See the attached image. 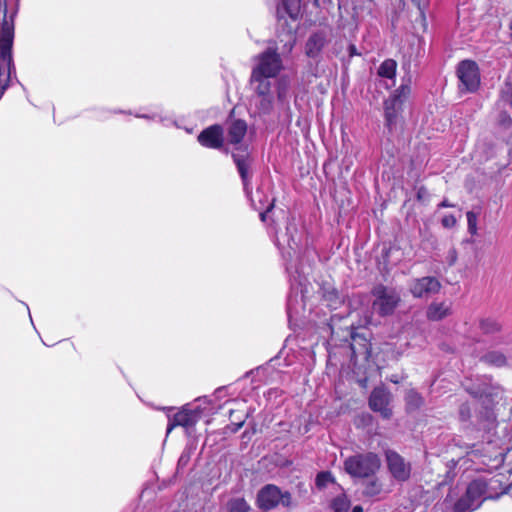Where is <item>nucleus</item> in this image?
I'll return each instance as SVG.
<instances>
[{"instance_id":"obj_27","label":"nucleus","mask_w":512,"mask_h":512,"mask_svg":"<svg viewBox=\"0 0 512 512\" xmlns=\"http://www.w3.org/2000/svg\"><path fill=\"white\" fill-rule=\"evenodd\" d=\"M405 401L408 409L416 410L419 409L423 403V397L415 390H409L405 395Z\"/></svg>"},{"instance_id":"obj_34","label":"nucleus","mask_w":512,"mask_h":512,"mask_svg":"<svg viewBox=\"0 0 512 512\" xmlns=\"http://www.w3.org/2000/svg\"><path fill=\"white\" fill-rule=\"evenodd\" d=\"M441 224L444 228L450 229L456 226L457 220L454 215L448 214L442 218Z\"/></svg>"},{"instance_id":"obj_32","label":"nucleus","mask_w":512,"mask_h":512,"mask_svg":"<svg viewBox=\"0 0 512 512\" xmlns=\"http://www.w3.org/2000/svg\"><path fill=\"white\" fill-rule=\"evenodd\" d=\"M333 480L330 472H320L316 477V485L318 487H325L327 483Z\"/></svg>"},{"instance_id":"obj_49","label":"nucleus","mask_w":512,"mask_h":512,"mask_svg":"<svg viewBox=\"0 0 512 512\" xmlns=\"http://www.w3.org/2000/svg\"><path fill=\"white\" fill-rule=\"evenodd\" d=\"M510 105L512 106V101L510 102Z\"/></svg>"},{"instance_id":"obj_14","label":"nucleus","mask_w":512,"mask_h":512,"mask_svg":"<svg viewBox=\"0 0 512 512\" xmlns=\"http://www.w3.org/2000/svg\"><path fill=\"white\" fill-rule=\"evenodd\" d=\"M232 158L242 179L244 190L246 193H249L251 158L248 153H233Z\"/></svg>"},{"instance_id":"obj_36","label":"nucleus","mask_w":512,"mask_h":512,"mask_svg":"<svg viewBox=\"0 0 512 512\" xmlns=\"http://www.w3.org/2000/svg\"><path fill=\"white\" fill-rule=\"evenodd\" d=\"M413 3L417 6V8L419 9V12H420V16L422 18H424V9L426 7V0H412Z\"/></svg>"},{"instance_id":"obj_17","label":"nucleus","mask_w":512,"mask_h":512,"mask_svg":"<svg viewBox=\"0 0 512 512\" xmlns=\"http://www.w3.org/2000/svg\"><path fill=\"white\" fill-rule=\"evenodd\" d=\"M451 303L432 302L426 310V317L430 321H440L451 314Z\"/></svg>"},{"instance_id":"obj_2","label":"nucleus","mask_w":512,"mask_h":512,"mask_svg":"<svg viewBox=\"0 0 512 512\" xmlns=\"http://www.w3.org/2000/svg\"><path fill=\"white\" fill-rule=\"evenodd\" d=\"M256 64L252 68L250 83H276L278 74L283 69L282 58L277 48L268 47L255 58Z\"/></svg>"},{"instance_id":"obj_6","label":"nucleus","mask_w":512,"mask_h":512,"mask_svg":"<svg viewBox=\"0 0 512 512\" xmlns=\"http://www.w3.org/2000/svg\"><path fill=\"white\" fill-rule=\"evenodd\" d=\"M385 460L387 470L396 482L402 484L411 478L412 464L398 452L394 450H386Z\"/></svg>"},{"instance_id":"obj_28","label":"nucleus","mask_w":512,"mask_h":512,"mask_svg":"<svg viewBox=\"0 0 512 512\" xmlns=\"http://www.w3.org/2000/svg\"><path fill=\"white\" fill-rule=\"evenodd\" d=\"M350 506L351 502L345 494L335 497L331 503V508L334 512H348Z\"/></svg>"},{"instance_id":"obj_5","label":"nucleus","mask_w":512,"mask_h":512,"mask_svg":"<svg viewBox=\"0 0 512 512\" xmlns=\"http://www.w3.org/2000/svg\"><path fill=\"white\" fill-rule=\"evenodd\" d=\"M371 293L374 297L372 307L380 316L391 315L400 302L399 293L382 284L375 286Z\"/></svg>"},{"instance_id":"obj_23","label":"nucleus","mask_w":512,"mask_h":512,"mask_svg":"<svg viewBox=\"0 0 512 512\" xmlns=\"http://www.w3.org/2000/svg\"><path fill=\"white\" fill-rule=\"evenodd\" d=\"M397 62L393 59L384 60L379 68L378 75L382 78L394 79L396 76Z\"/></svg>"},{"instance_id":"obj_39","label":"nucleus","mask_w":512,"mask_h":512,"mask_svg":"<svg viewBox=\"0 0 512 512\" xmlns=\"http://www.w3.org/2000/svg\"><path fill=\"white\" fill-rule=\"evenodd\" d=\"M325 298L329 301H338L339 300L338 292L335 289H332L331 291H328L325 294Z\"/></svg>"},{"instance_id":"obj_46","label":"nucleus","mask_w":512,"mask_h":512,"mask_svg":"<svg viewBox=\"0 0 512 512\" xmlns=\"http://www.w3.org/2000/svg\"><path fill=\"white\" fill-rule=\"evenodd\" d=\"M352 512H363V508L360 505H356L353 507Z\"/></svg>"},{"instance_id":"obj_40","label":"nucleus","mask_w":512,"mask_h":512,"mask_svg":"<svg viewBox=\"0 0 512 512\" xmlns=\"http://www.w3.org/2000/svg\"><path fill=\"white\" fill-rule=\"evenodd\" d=\"M190 460V454L183 452L178 460V466H185Z\"/></svg>"},{"instance_id":"obj_7","label":"nucleus","mask_w":512,"mask_h":512,"mask_svg":"<svg viewBox=\"0 0 512 512\" xmlns=\"http://www.w3.org/2000/svg\"><path fill=\"white\" fill-rule=\"evenodd\" d=\"M254 91L255 113L259 116L269 115L274 107V87L271 83H250Z\"/></svg>"},{"instance_id":"obj_30","label":"nucleus","mask_w":512,"mask_h":512,"mask_svg":"<svg viewBox=\"0 0 512 512\" xmlns=\"http://www.w3.org/2000/svg\"><path fill=\"white\" fill-rule=\"evenodd\" d=\"M466 217H467L468 232L471 235H476L478 232V227H477L478 215H477V213H475L473 211H468L466 213Z\"/></svg>"},{"instance_id":"obj_33","label":"nucleus","mask_w":512,"mask_h":512,"mask_svg":"<svg viewBox=\"0 0 512 512\" xmlns=\"http://www.w3.org/2000/svg\"><path fill=\"white\" fill-rule=\"evenodd\" d=\"M287 96V84L285 81H279L277 86V97L278 100L283 102Z\"/></svg>"},{"instance_id":"obj_37","label":"nucleus","mask_w":512,"mask_h":512,"mask_svg":"<svg viewBox=\"0 0 512 512\" xmlns=\"http://www.w3.org/2000/svg\"><path fill=\"white\" fill-rule=\"evenodd\" d=\"M447 258L450 266L455 264L457 260V252L454 248L449 250Z\"/></svg>"},{"instance_id":"obj_12","label":"nucleus","mask_w":512,"mask_h":512,"mask_svg":"<svg viewBox=\"0 0 512 512\" xmlns=\"http://www.w3.org/2000/svg\"><path fill=\"white\" fill-rule=\"evenodd\" d=\"M362 496L372 501H380L390 493V490L384 488V483L380 478L370 476L362 483Z\"/></svg>"},{"instance_id":"obj_25","label":"nucleus","mask_w":512,"mask_h":512,"mask_svg":"<svg viewBox=\"0 0 512 512\" xmlns=\"http://www.w3.org/2000/svg\"><path fill=\"white\" fill-rule=\"evenodd\" d=\"M479 507V503L474 502L472 499L468 498L465 494L454 505L455 512H471L476 510Z\"/></svg>"},{"instance_id":"obj_21","label":"nucleus","mask_w":512,"mask_h":512,"mask_svg":"<svg viewBox=\"0 0 512 512\" xmlns=\"http://www.w3.org/2000/svg\"><path fill=\"white\" fill-rule=\"evenodd\" d=\"M302 282L299 281L297 284L294 282H291V291L287 299V313L289 317L292 315V313L295 311V305L298 302L299 292H300V298L301 300L304 297V290L302 288Z\"/></svg>"},{"instance_id":"obj_26","label":"nucleus","mask_w":512,"mask_h":512,"mask_svg":"<svg viewBox=\"0 0 512 512\" xmlns=\"http://www.w3.org/2000/svg\"><path fill=\"white\" fill-rule=\"evenodd\" d=\"M482 360L490 365H494L497 367H502L506 365L507 359L506 356L499 351H491L486 353Z\"/></svg>"},{"instance_id":"obj_42","label":"nucleus","mask_w":512,"mask_h":512,"mask_svg":"<svg viewBox=\"0 0 512 512\" xmlns=\"http://www.w3.org/2000/svg\"><path fill=\"white\" fill-rule=\"evenodd\" d=\"M288 246L293 250L298 247V242L293 236H291V238L288 240Z\"/></svg>"},{"instance_id":"obj_8","label":"nucleus","mask_w":512,"mask_h":512,"mask_svg":"<svg viewBox=\"0 0 512 512\" xmlns=\"http://www.w3.org/2000/svg\"><path fill=\"white\" fill-rule=\"evenodd\" d=\"M458 78L462 84L461 90L474 92L479 87L480 78L478 66L474 61H461L457 68Z\"/></svg>"},{"instance_id":"obj_11","label":"nucleus","mask_w":512,"mask_h":512,"mask_svg":"<svg viewBox=\"0 0 512 512\" xmlns=\"http://www.w3.org/2000/svg\"><path fill=\"white\" fill-rule=\"evenodd\" d=\"M198 142L206 148L220 149L223 146V128L219 124L205 128L197 137Z\"/></svg>"},{"instance_id":"obj_41","label":"nucleus","mask_w":512,"mask_h":512,"mask_svg":"<svg viewBox=\"0 0 512 512\" xmlns=\"http://www.w3.org/2000/svg\"><path fill=\"white\" fill-rule=\"evenodd\" d=\"M454 204H451L447 199H444L438 204V209L441 208H448V207H454Z\"/></svg>"},{"instance_id":"obj_13","label":"nucleus","mask_w":512,"mask_h":512,"mask_svg":"<svg viewBox=\"0 0 512 512\" xmlns=\"http://www.w3.org/2000/svg\"><path fill=\"white\" fill-rule=\"evenodd\" d=\"M199 420V413L195 410L182 408L172 417L169 416L167 425V434H169L176 426H182L186 429L194 427Z\"/></svg>"},{"instance_id":"obj_18","label":"nucleus","mask_w":512,"mask_h":512,"mask_svg":"<svg viewBox=\"0 0 512 512\" xmlns=\"http://www.w3.org/2000/svg\"><path fill=\"white\" fill-rule=\"evenodd\" d=\"M247 132V124L244 120L237 119L231 122L227 130V137L231 144H239Z\"/></svg>"},{"instance_id":"obj_1","label":"nucleus","mask_w":512,"mask_h":512,"mask_svg":"<svg viewBox=\"0 0 512 512\" xmlns=\"http://www.w3.org/2000/svg\"><path fill=\"white\" fill-rule=\"evenodd\" d=\"M13 39V16L8 18L6 0H0V99L10 86L12 74H15L12 57Z\"/></svg>"},{"instance_id":"obj_35","label":"nucleus","mask_w":512,"mask_h":512,"mask_svg":"<svg viewBox=\"0 0 512 512\" xmlns=\"http://www.w3.org/2000/svg\"><path fill=\"white\" fill-rule=\"evenodd\" d=\"M460 418L463 421H466L470 418V407L468 404H462L459 410Z\"/></svg>"},{"instance_id":"obj_24","label":"nucleus","mask_w":512,"mask_h":512,"mask_svg":"<svg viewBox=\"0 0 512 512\" xmlns=\"http://www.w3.org/2000/svg\"><path fill=\"white\" fill-rule=\"evenodd\" d=\"M501 323L494 318H483L479 321V328L485 334H494L501 330Z\"/></svg>"},{"instance_id":"obj_15","label":"nucleus","mask_w":512,"mask_h":512,"mask_svg":"<svg viewBox=\"0 0 512 512\" xmlns=\"http://www.w3.org/2000/svg\"><path fill=\"white\" fill-rule=\"evenodd\" d=\"M327 44V35L324 31L312 33L306 41L305 53L309 58L320 56L323 48Z\"/></svg>"},{"instance_id":"obj_45","label":"nucleus","mask_w":512,"mask_h":512,"mask_svg":"<svg viewBox=\"0 0 512 512\" xmlns=\"http://www.w3.org/2000/svg\"><path fill=\"white\" fill-rule=\"evenodd\" d=\"M351 338H352V340H353V341H356V340H357V338H361V336H360L359 334H357V333H352V334H351ZM362 339H363L364 341H366V338H365V337H362Z\"/></svg>"},{"instance_id":"obj_22","label":"nucleus","mask_w":512,"mask_h":512,"mask_svg":"<svg viewBox=\"0 0 512 512\" xmlns=\"http://www.w3.org/2000/svg\"><path fill=\"white\" fill-rule=\"evenodd\" d=\"M411 75L404 76L402 78L401 85L391 95L394 99L398 100L401 104L408 98L411 93Z\"/></svg>"},{"instance_id":"obj_10","label":"nucleus","mask_w":512,"mask_h":512,"mask_svg":"<svg viewBox=\"0 0 512 512\" xmlns=\"http://www.w3.org/2000/svg\"><path fill=\"white\" fill-rule=\"evenodd\" d=\"M440 289L441 283L432 276L414 279L410 284V292L415 298H427L437 294Z\"/></svg>"},{"instance_id":"obj_47","label":"nucleus","mask_w":512,"mask_h":512,"mask_svg":"<svg viewBox=\"0 0 512 512\" xmlns=\"http://www.w3.org/2000/svg\"><path fill=\"white\" fill-rule=\"evenodd\" d=\"M137 117H141V118H148L147 115H137Z\"/></svg>"},{"instance_id":"obj_4","label":"nucleus","mask_w":512,"mask_h":512,"mask_svg":"<svg viewBox=\"0 0 512 512\" xmlns=\"http://www.w3.org/2000/svg\"><path fill=\"white\" fill-rule=\"evenodd\" d=\"M291 500L290 492L282 491L274 484H267L258 491L256 505L258 508L268 511L276 508L280 504L284 507H289Z\"/></svg>"},{"instance_id":"obj_19","label":"nucleus","mask_w":512,"mask_h":512,"mask_svg":"<svg viewBox=\"0 0 512 512\" xmlns=\"http://www.w3.org/2000/svg\"><path fill=\"white\" fill-rule=\"evenodd\" d=\"M402 104L394 99L393 97H389L384 102V111H385V120L388 126H391L395 123L399 110L401 109Z\"/></svg>"},{"instance_id":"obj_48","label":"nucleus","mask_w":512,"mask_h":512,"mask_svg":"<svg viewBox=\"0 0 512 512\" xmlns=\"http://www.w3.org/2000/svg\"><path fill=\"white\" fill-rule=\"evenodd\" d=\"M162 409L163 410H172V408H166V407H163Z\"/></svg>"},{"instance_id":"obj_16","label":"nucleus","mask_w":512,"mask_h":512,"mask_svg":"<svg viewBox=\"0 0 512 512\" xmlns=\"http://www.w3.org/2000/svg\"><path fill=\"white\" fill-rule=\"evenodd\" d=\"M300 4L301 0H281L276 10L278 21L285 20V15L293 21L297 20L300 14Z\"/></svg>"},{"instance_id":"obj_38","label":"nucleus","mask_w":512,"mask_h":512,"mask_svg":"<svg viewBox=\"0 0 512 512\" xmlns=\"http://www.w3.org/2000/svg\"><path fill=\"white\" fill-rule=\"evenodd\" d=\"M499 121L504 126H509L512 123L511 117L505 112L500 114Z\"/></svg>"},{"instance_id":"obj_31","label":"nucleus","mask_w":512,"mask_h":512,"mask_svg":"<svg viewBox=\"0 0 512 512\" xmlns=\"http://www.w3.org/2000/svg\"><path fill=\"white\" fill-rule=\"evenodd\" d=\"M234 411L233 410H230V420H231V431L232 432H237L245 423V416L242 415V416H237V417H234Z\"/></svg>"},{"instance_id":"obj_20","label":"nucleus","mask_w":512,"mask_h":512,"mask_svg":"<svg viewBox=\"0 0 512 512\" xmlns=\"http://www.w3.org/2000/svg\"><path fill=\"white\" fill-rule=\"evenodd\" d=\"M486 484L482 480H474L470 482L466 489V495L474 502L481 504V498L486 493Z\"/></svg>"},{"instance_id":"obj_43","label":"nucleus","mask_w":512,"mask_h":512,"mask_svg":"<svg viewBox=\"0 0 512 512\" xmlns=\"http://www.w3.org/2000/svg\"><path fill=\"white\" fill-rule=\"evenodd\" d=\"M348 51H349V55H350V56L358 55V52H357L356 46H355V45H353V44L349 45V47H348Z\"/></svg>"},{"instance_id":"obj_44","label":"nucleus","mask_w":512,"mask_h":512,"mask_svg":"<svg viewBox=\"0 0 512 512\" xmlns=\"http://www.w3.org/2000/svg\"><path fill=\"white\" fill-rule=\"evenodd\" d=\"M272 207H273V203H271V204L269 205V207L267 208V210H266V211H264V212H261V213H260V218H261V220H262V221H265V220H266V215H267V213L272 209Z\"/></svg>"},{"instance_id":"obj_29","label":"nucleus","mask_w":512,"mask_h":512,"mask_svg":"<svg viewBox=\"0 0 512 512\" xmlns=\"http://www.w3.org/2000/svg\"><path fill=\"white\" fill-rule=\"evenodd\" d=\"M228 512H249L250 505L244 498H234L228 502Z\"/></svg>"},{"instance_id":"obj_3","label":"nucleus","mask_w":512,"mask_h":512,"mask_svg":"<svg viewBox=\"0 0 512 512\" xmlns=\"http://www.w3.org/2000/svg\"><path fill=\"white\" fill-rule=\"evenodd\" d=\"M381 468V459L374 452H365L348 457L344 461L345 471L352 477L369 478Z\"/></svg>"},{"instance_id":"obj_9","label":"nucleus","mask_w":512,"mask_h":512,"mask_svg":"<svg viewBox=\"0 0 512 512\" xmlns=\"http://www.w3.org/2000/svg\"><path fill=\"white\" fill-rule=\"evenodd\" d=\"M391 394L385 387H376L372 390L369 397V407L374 412L380 413L384 419L392 416V410L389 408Z\"/></svg>"}]
</instances>
